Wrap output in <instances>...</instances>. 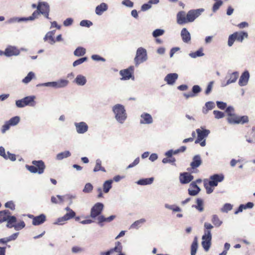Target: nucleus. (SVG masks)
Returning a JSON list of instances; mask_svg holds the SVG:
<instances>
[{
	"label": "nucleus",
	"mask_w": 255,
	"mask_h": 255,
	"mask_svg": "<svg viewBox=\"0 0 255 255\" xmlns=\"http://www.w3.org/2000/svg\"><path fill=\"white\" fill-rule=\"evenodd\" d=\"M175 161V159L174 157H166L164 158L162 160V162L163 163H173Z\"/></svg>",
	"instance_id": "60"
},
{
	"label": "nucleus",
	"mask_w": 255,
	"mask_h": 255,
	"mask_svg": "<svg viewBox=\"0 0 255 255\" xmlns=\"http://www.w3.org/2000/svg\"><path fill=\"white\" fill-rule=\"evenodd\" d=\"M197 205L193 206V207H195L197 210L201 212L204 210L203 206V201L201 198H197L196 199Z\"/></svg>",
	"instance_id": "35"
},
{
	"label": "nucleus",
	"mask_w": 255,
	"mask_h": 255,
	"mask_svg": "<svg viewBox=\"0 0 255 255\" xmlns=\"http://www.w3.org/2000/svg\"><path fill=\"white\" fill-rule=\"evenodd\" d=\"M164 31L162 29H157L153 31L152 33V35L154 37H157L159 36L162 35L163 34Z\"/></svg>",
	"instance_id": "54"
},
{
	"label": "nucleus",
	"mask_w": 255,
	"mask_h": 255,
	"mask_svg": "<svg viewBox=\"0 0 255 255\" xmlns=\"http://www.w3.org/2000/svg\"><path fill=\"white\" fill-rule=\"evenodd\" d=\"M54 34V32L53 31H50L48 32L45 35L44 37L45 40L49 39L52 42H54V39H53V36Z\"/></svg>",
	"instance_id": "55"
},
{
	"label": "nucleus",
	"mask_w": 255,
	"mask_h": 255,
	"mask_svg": "<svg viewBox=\"0 0 255 255\" xmlns=\"http://www.w3.org/2000/svg\"><path fill=\"white\" fill-rule=\"evenodd\" d=\"M250 77V74L248 71H245L241 75L239 81V85L241 86H244L247 84Z\"/></svg>",
	"instance_id": "22"
},
{
	"label": "nucleus",
	"mask_w": 255,
	"mask_h": 255,
	"mask_svg": "<svg viewBox=\"0 0 255 255\" xmlns=\"http://www.w3.org/2000/svg\"><path fill=\"white\" fill-rule=\"evenodd\" d=\"M198 248L197 238L194 240L191 247V255H195Z\"/></svg>",
	"instance_id": "41"
},
{
	"label": "nucleus",
	"mask_w": 255,
	"mask_h": 255,
	"mask_svg": "<svg viewBox=\"0 0 255 255\" xmlns=\"http://www.w3.org/2000/svg\"><path fill=\"white\" fill-rule=\"evenodd\" d=\"M212 222L216 227H219L222 224V222L220 220L217 215H214L212 216Z\"/></svg>",
	"instance_id": "43"
},
{
	"label": "nucleus",
	"mask_w": 255,
	"mask_h": 255,
	"mask_svg": "<svg viewBox=\"0 0 255 255\" xmlns=\"http://www.w3.org/2000/svg\"><path fill=\"white\" fill-rule=\"evenodd\" d=\"M6 158H5V159H10V160L12 161H14L16 160V156H15V155L14 154H13V153H10L9 152H7V154H6Z\"/></svg>",
	"instance_id": "59"
},
{
	"label": "nucleus",
	"mask_w": 255,
	"mask_h": 255,
	"mask_svg": "<svg viewBox=\"0 0 255 255\" xmlns=\"http://www.w3.org/2000/svg\"><path fill=\"white\" fill-rule=\"evenodd\" d=\"M113 183L112 180H109L106 181L103 184V191L105 193H107L109 192L110 190L111 189Z\"/></svg>",
	"instance_id": "36"
},
{
	"label": "nucleus",
	"mask_w": 255,
	"mask_h": 255,
	"mask_svg": "<svg viewBox=\"0 0 255 255\" xmlns=\"http://www.w3.org/2000/svg\"><path fill=\"white\" fill-rule=\"evenodd\" d=\"M181 36L185 43H188L191 40L190 34L186 28H183L181 32Z\"/></svg>",
	"instance_id": "28"
},
{
	"label": "nucleus",
	"mask_w": 255,
	"mask_h": 255,
	"mask_svg": "<svg viewBox=\"0 0 255 255\" xmlns=\"http://www.w3.org/2000/svg\"><path fill=\"white\" fill-rule=\"evenodd\" d=\"M203 11L204 9L203 8L192 9L189 10L187 13L188 22H193L197 17L201 15V12Z\"/></svg>",
	"instance_id": "13"
},
{
	"label": "nucleus",
	"mask_w": 255,
	"mask_h": 255,
	"mask_svg": "<svg viewBox=\"0 0 255 255\" xmlns=\"http://www.w3.org/2000/svg\"><path fill=\"white\" fill-rule=\"evenodd\" d=\"M189 55L192 58H196L197 57L202 56L204 54L203 52V49L201 48L196 52L191 53Z\"/></svg>",
	"instance_id": "47"
},
{
	"label": "nucleus",
	"mask_w": 255,
	"mask_h": 255,
	"mask_svg": "<svg viewBox=\"0 0 255 255\" xmlns=\"http://www.w3.org/2000/svg\"><path fill=\"white\" fill-rule=\"evenodd\" d=\"M205 107L206 109H203V112L204 114H207L209 110H211L215 107V104L212 102H208L205 104Z\"/></svg>",
	"instance_id": "46"
},
{
	"label": "nucleus",
	"mask_w": 255,
	"mask_h": 255,
	"mask_svg": "<svg viewBox=\"0 0 255 255\" xmlns=\"http://www.w3.org/2000/svg\"><path fill=\"white\" fill-rule=\"evenodd\" d=\"M75 126L76 127L77 132L78 133H84L86 132L88 129L87 124L83 122L75 123Z\"/></svg>",
	"instance_id": "17"
},
{
	"label": "nucleus",
	"mask_w": 255,
	"mask_h": 255,
	"mask_svg": "<svg viewBox=\"0 0 255 255\" xmlns=\"http://www.w3.org/2000/svg\"><path fill=\"white\" fill-rule=\"evenodd\" d=\"M115 245L114 248L111 249L107 252L101 253V255H110L115 252H120L121 250V243L120 242H117Z\"/></svg>",
	"instance_id": "29"
},
{
	"label": "nucleus",
	"mask_w": 255,
	"mask_h": 255,
	"mask_svg": "<svg viewBox=\"0 0 255 255\" xmlns=\"http://www.w3.org/2000/svg\"><path fill=\"white\" fill-rule=\"evenodd\" d=\"M68 83V80L61 79L57 81L45 83L42 84L41 85L52 87L55 88H61L66 87Z\"/></svg>",
	"instance_id": "11"
},
{
	"label": "nucleus",
	"mask_w": 255,
	"mask_h": 255,
	"mask_svg": "<svg viewBox=\"0 0 255 255\" xmlns=\"http://www.w3.org/2000/svg\"><path fill=\"white\" fill-rule=\"evenodd\" d=\"M94 172H97L99 171H102L103 172H106V170L104 167L102 166V161L100 159H98L96 161V165L94 168Z\"/></svg>",
	"instance_id": "34"
},
{
	"label": "nucleus",
	"mask_w": 255,
	"mask_h": 255,
	"mask_svg": "<svg viewBox=\"0 0 255 255\" xmlns=\"http://www.w3.org/2000/svg\"><path fill=\"white\" fill-rule=\"evenodd\" d=\"M71 155V153L69 151H65L58 153L56 156L58 160H62L64 158L68 157Z\"/></svg>",
	"instance_id": "44"
},
{
	"label": "nucleus",
	"mask_w": 255,
	"mask_h": 255,
	"mask_svg": "<svg viewBox=\"0 0 255 255\" xmlns=\"http://www.w3.org/2000/svg\"><path fill=\"white\" fill-rule=\"evenodd\" d=\"M224 178L223 174H214L210 177V185L211 186H217L219 182H222Z\"/></svg>",
	"instance_id": "15"
},
{
	"label": "nucleus",
	"mask_w": 255,
	"mask_h": 255,
	"mask_svg": "<svg viewBox=\"0 0 255 255\" xmlns=\"http://www.w3.org/2000/svg\"><path fill=\"white\" fill-rule=\"evenodd\" d=\"M19 121H20L19 117L16 116V117L11 118L7 122L11 125V126H13L16 125L19 122Z\"/></svg>",
	"instance_id": "49"
},
{
	"label": "nucleus",
	"mask_w": 255,
	"mask_h": 255,
	"mask_svg": "<svg viewBox=\"0 0 255 255\" xmlns=\"http://www.w3.org/2000/svg\"><path fill=\"white\" fill-rule=\"evenodd\" d=\"M233 206L231 204L226 203L225 204L223 208L221 209V211L222 212H228V211L231 210L232 209Z\"/></svg>",
	"instance_id": "52"
},
{
	"label": "nucleus",
	"mask_w": 255,
	"mask_h": 255,
	"mask_svg": "<svg viewBox=\"0 0 255 255\" xmlns=\"http://www.w3.org/2000/svg\"><path fill=\"white\" fill-rule=\"evenodd\" d=\"M76 83L79 85H84L86 83V78L81 75H79L77 76L75 80Z\"/></svg>",
	"instance_id": "38"
},
{
	"label": "nucleus",
	"mask_w": 255,
	"mask_h": 255,
	"mask_svg": "<svg viewBox=\"0 0 255 255\" xmlns=\"http://www.w3.org/2000/svg\"><path fill=\"white\" fill-rule=\"evenodd\" d=\"M51 201L53 204H61L64 202L63 197L60 195H57L56 197L52 196Z\"/></svg>",
	"instance_id": "37"
},
{
	"label": "nucleus",
	"mask_w": 255,
	"mask_h": 255,
	"mask_svg": "<svg viewBox=\"0 0 255 255\" xmlns=\"http://www.w3.org/2000/svg\"><path fill=\"white\" fill-rule=\"evenodd\" d=\"M179 179L182 184H187L193 179V176L188 172H184L180 174Z\"/></svg>",
	"instance_id": "18"
},
{
	"label": "nucleus",
	"mask_w": 255,
	"mask_h": 255,
	"mask_svg": "<svg viewBox=\"0 0 255 255\" xmlns=\"http://www.w3.org/2000/svg\"><path fill=\"white\" fill-rule=\"evenodd\" d=\"M104 208V205L102 203H96L91 209V217L95 218L98 216L101 213Z\"/></svg>",
	"instance_id": "14"
},
{
	"label": "nucleus",
	"mask_w": 255,
	"mask_h": 255,
	"mask_svg": "<svg viewBox=\"0 0 255 255\" xmlns=\"http://www.w3.org/2000/svg\"><path fill=\"white\" fill-rule=\"evenodd\" d=\"M216 103L218 108L221 110H224L227 107V104L226 103L220 101H217Z\"/></svg>",
	"instance_id": "62"
},
{
	"label": "nucleus",
	"mask_w": 255,
	"mask_h": 255,
	"mask_svg": "<svg viewBox=\"0 0 255 255\" xmlns=\"http://www.w3.org/2000/svg\"><path fill=\"white\" fill-rule=\"evenodd\" d=\"M178 78V75L176 73H170L167 74L165 77L164 80L168 84L172 85Z\"/></svg>",
	"instance_id": "26"
},
{
	"label": "nucleus",
	"mask_w": 255,
	"mask_h": 255,
	"mask_svg": "<svg viewBox=\"0 0 255 255\" xmlns=\"http://www.w3.org/2000/svg\"><path fill=\"white\" fill-rule=\"evenodd\" d=\"M213 114L215 116V118L218 119L222 118L225 116L224 113H223L222 112L219 111H216V110L214 111Z\"/></svg>",
	"instance_id": "56"
},
{
	"label": "nucleus",
	"mask_w": 255,
	"mask_h": 255,
	"mask_svg": "<svg viewBox=\"0 0 255 255\" xmlns=\"http://www.w3.org/2000/svg\"><path fill=\"white\" fill-rule=\"evenodd\" d=\"M16 218L14 216H11L6 224V227L8 228H14L16 231L21 230L25 227V224L24 221H21L18 223H16Z\"/></svg>",
	"instance_id": "8"
},
{
	"label": "nucleus",
	"mask_w": 255,
	"mask_h": 255,
	"mask_svg": "<svg viewBox=\"0 0 255 255\" xmlns=\"http://www.w3.org/2000/svg\"><path fill=\"white\" fill-rule=\"evenodd\" d=\"M34 97L27 96L16 101V105L18 108H22L27 105H33Z\"/></svg>",
	"instance_id": "12"
},
{
	"label": "nucleus",
	"mask_w": 255,
	"mask_h": 255,
	"mask_svg": "<svg viewBox=\"0 0 255 255\" xmlns=\"http://www.w3.org/2000/svg\"><path fill=\"white\" fill-rule=\"evenodd\" d=\"M177 22L180 25L188 23L187 14L184 11H179L177 14Z\"/></svg>",
	"instance_id": "19"
},
{
	"label": "nucleus",
	"mask_w": 255,
	"mask_h": 255,
	"mask_svg": "<svg viewBox=\"0 0 255 255\" xmlns=\"http://www.w3.org/2000/svg\"><path fill=\"white\" fill-rule=\"evenodd\" d=\"M145 221V220L143 219H141L139 220L136 221L131 225V228H137L138 226L140 224L144 223Z\"/></svg>",
	"instance_id": "57"
},
{
	"label": "nucleus",
	"mask_w": 255,
	"mask_h": 255,
	"mask_svg": "<svg viewBox=\"0 0 255 255\" xmlns=\"http://www.w3.org/2000/svg\"><path fill=\"white\" fill-rule=\"evenodd\" d=\"M134 67L130 66L128 68L121 70L120 71V74L121 75L122 80H128L130 78L133 77Z\"/></svg>",
	"instance_id": "10"
},
{
	"label": "nucleus",
	"mask_w": 255,
	"mask_h": 255,
	"mask_svg": "<svg viewBox=\"0 0 255 255\" xmlns=\"http://www.w3.org/2000/svg\"><path fill=\"white\" fill-rule=\"evenodd\" d=\"M5 207L7 208H9L11 210H14L15 209V204L12 201H9L7 202L5 204Z\"/></svg>",
	"instance_id": "58"
},
{
	"label": "nucleus",
	"mask_w": 255,
	"mask_h": 255,
	"mask_svg": "<svg viewBox=\"0 0 255 255\" xmlns=\"http://www.w3.org/2000/svg\"><path fill=\"white\" fill-rule=\"evenodd\" d=\"M34 77V74L32 72L28 73L27 75L22 80V82L24 83H29L31 79Z\"/></svg>",
	"instance_id": "48"
},
{
	"label": "nucleus",
	"mask_w": 255,
	"mask_h": 255,
	"mask_svg": "<svg viewBox=\"0 0 255 255\" xmlns=\"http://www.w3.org/2000/svg\"><path fill=\"white\" fill-rule=\"evenodd\" d=\"M196 132L197 133V137L195 141V143H200L201 146H205L206 145V140L205 138L210 133V130L201 128H197L196 130Z\"/></svg>",
	"instance_id": "5"
},
{
	"label": "nucleus",
	"mask_w": 255,
	"mask_h": 255,
	"mask_svg": "<svg viewBox=\"0 0 255 255\" xmlns=\"http://www.w3.org/2000/svg\"><path fill=\"white\" fill-rule=\"evenodd\" d=\"M86 53V49L82 47H78L74 52V54L76 56H82Z\"/></svg>",
	"instance_id": "42"
},
{
	"label": "nucleus",
	"mask_w": 255,
	"mask_h": 255,
	"mask_svg": "<svg viewBox=\"0 0 255 255\" xmlns=\"http://www.w3.org/2000/svg\"><path fill=\"white\" fill-rule=\"evenodd\" d=\"M11 125L9 124V123L7 121L2 126L1 128V132L2 133H4L6 130H7Z\"/></svg>",
	"instance_id": "61"
},
{
	"label": "nucleus",
	"mask_w": 255,
	"mask_h": 255,
	"mask_svg": "<svg viewBox=\"0 0 255 255\" xmlns=\"http://www.w3.org/2000/svg\"><path fill=\"white\" fill-rule=\"evenodd\" d=\"M88 60V58L86 57L81 58L76 61H75L73 63V66L74 67L77 66L83 62L86 61Z\"/></svg>",
	"instance_id": "50"
},
{
	"label": "nucleus",
	"mask_w": 255,
	"mask_h": 255,
	"mask_svg": "<svg viewBox=\"0 0 255 255\" xmlns=\"http://www.w3.org/2000/svg\"><path fill=\"white\" fill-rule=\"evenodd\" d=\"M201 91V88L198 85H194L192 87V92L190 93L184 94V96L186 99L196 96L198 93Z\"/></svg>",
	"instance_id": "21"
},
{
	"label": "nucleus",
	"mask_w": 255,
	"mask_h": 255,
	"mask_svg": "<svg viewBox=\"0 0 255 255\" xmlns=\"http://www.w3.org/2000/svg\"><path fill=\"white\" fill-rule=\"evenodd\" d=\"M65 210L68 212L64 216V218L66 221H68L75 216L76 213L70 209L69 207H67Z\"/></svg>",
	"instance_id": "32"
},
{
	"label": "nucleus",
	"mask_w": 255,
	"mask_h": 255,
	"mask_svg": "<svg viewBox=\"0 0 255 255\" xmlns=\"http://www.w3.org/2000/svg\"><path fill=\"white\" fill-rule=\"evenodd\" d=\"M153 178H148L140 179L137 181V184L141 185L150 184L153 182Z\"/></svg>",
	"instance_id": "39"
},
{
	"label": "nucleus",
	"mask_w": 255,
	"mask_h": 255,
	"mask_svg": "<svg viewBox=\"0 0 255 255\" xmlns=\"http://www.w3.org/2000/svg\"><path fill=\"white\" fill-rule=\"evenodd\" d=\"M226 112L227 114L228 117L230 116H231L232 114H233L235 113V110L232 107H228L226 110Z\"/></svg>",
	"instance_id": "64"
},
{
	"label": "nucleus",
	"mask_w": 255,
	"mask_h": 255,
	"mask_svg": "<svg viewBox=\"0 0 255 255\" xmlns=\"http://www.w3.org/2000/svg\"><path fill=\"white\" fill-rule=\"evenodd\" d=\"M80 24L82 26L89 27L93 25V23L88 20H83L80 22Z\"/></svg>",
	"instance_id": "53"
},
{
	"label": "nucleus",
	"mask_w": 255,
	"mask_h": 255,
	"mask_svg": "<svg viewBox=\"0 0 255 255\" xmlns=\"http://www.w3.org/2000/svg\"><path fill=\"white\" fill-rule=\"evenodd\" d=\"M33 165H26V169L31 173H38L39 174H42L45 168L44 162L40 160H33L32 161Z\"/></svg>",
	"instance_id": "3"
},
{
	"label": "nucleus",
	"mask_w": 255,
	"mask_h": 255,
	"mask_svg": "<svg viewBox=\"0 0 255 255\" xmlns=\"http://www.w3.org/2000/svg\"><path fill=\"white\" fill-rule=\"evenodd\" d=\"M116 120L120 123H123L127 119V114L125 107L120 104H117L113 108Z\"/></svg>",
	"instance_id": "4"
},
{
	"label": "nucleus",
	"mask_w": 255,
	"mask_h": 255,
	"mask_svg": "<svg viewBox=\"0 0 255 255\" xmlns=\"http://www.w3.org/2000/svg\"><path fill=\"white\" fill-rule=\"evenodd\" d=\"M65 210L68 212L64 216V218L66 221H68L75 216L76 213L70 209L69 207H67Z\"/></svg>",
	"instance_id": "33"
},
{
	"label": "nucleus",
	"mask_w": 255,
	"mask_h": 255,
	"mask_svg": "<svg viewBox=\"0 0 255 255\" xmlns=\"http://www.w3.org/2000/svg\"><path fill=\"white\" fill-rule=\"evenodd\" d=\"M116 216H114V215H112V216H110L109 217H108V218H105L104 216H99L98 217V223L101 225V226H102V223L104 222H110L111 221H112V220H113L115 218Z\"/></svg>",
	"instance_id": "31"
},
{
	"label": "nucleus",
	"mask_w": 255,
	"mask_h": 255,
	"mask_svg": "<svg viewBox=\"0 0 255 255\" xmlns=\"http://www.w3.org/2000/svg\"><path fill=\"white\" fill-rule=\"evenodd\" d=\"M204 185L206 190V192L207 194H210L213 191V188H212L213 186H211L210 185V182L208 180H204Z\"/></svg>",
	"instance_id": "45"
},
{
	"label": "nucleus",
	"mask_w": 255,
	"mask_h": 255,
	"mask_svg": "<svg viewBox=\"0 0 255 255\" xmlns=\"http://www.w3.org/2000/svg\"><path fill=\"white\" fill-rule=\"evenodd\" d=\"M204 235L202 236V246L205 251L207 252L211 245L212 235L210 230L213 228V226L209 223L204 224Z\"/></svg>",
	"instance_id": "2"
},
{
	"label": "nucleus",
	"mask_w": 255,
	"mask_h": 255,
	"mask_svg": "<svg viewBox=\"0 0 255 255\" xmlns=\"http://www.w3.org/2000/svg\"><path fill=\"white\" fill-rule=\"evenodd\" d=\"M239 77V73L237 72H234L232 73L230 76V78L228 79L227 82V84H229L232 83H234L236 81L237 79Z\"/></svg>",
	"instance_id": "40"
},
{
	"label": "nucleus",
	"mask_w": 255,
	"mask_h": 255,
	"mask_svg": "<svg viewBox=\"0 0 255 255\" xmlns=\"http://www.w3.org/2000/svg\"><path fill=\"white\" fill-rule=\"evenodd\" d=\"M202 160L199 155H195L193 158V161L190 163L192 169H195L202 164Z\"/></svg>",
	"instance_id": "25"
},
{
	"label": "nucleus",
	"mask_w": 255,
	"mask_h": 255,
	"mask_svg": "<svg viewBox=\"0 0 255 255\" xmlns=\"http://www.w3.org/2000/svg\"><path fill=\"white\" fill-rule=\"evenodd\" d=\"M200 189L197 185L195 182H193L190 185V188L188 189V193L191 196H195L200 192Z\"/></svg>",
	"instance_id": "23"
},
{
	"label": "nucleus",
	"mask_w": 255,
	"mask_h": 255,
	"mask_svg": "<svg viewBox=\"0 0 255 255\" xmlns=\"http://www.w3.org/2000/svg\"><path fill=\"white\" fill-rule=\"evenodd\" d=\"M66 221H67L65 220L64 217L63 216L58 218L55 224L58 225H63Z\"/></svg>",
	"instance_id": "63"
},
{
	"label": "nucleus",
	"mask_w": 255,
	"mask_h": 255,
	"mask_svg": "<svg viewBox=\"0 0 255 255\" xmlns=\"http://www.w3.org/2000/svg\"><path fill=\"white\" fill-rule=\"evenodd\" d=\"M227 121L231 124H244L249 122V118L247 116H238L234 113L227 117Z\"/></svg>",
	"instance_id": "7"
},
{
	"label": "nucleus",
	"mask_w": 255,
	"mask_h": 255,
	"mask_svg": "<svg viewBox=\"0 0 255 255\" xmlns=\"http://www.w3.org/2000/svg\"><path fill=\"white\" fill-rule=\"evenodd\" d=\"M108 9V5L105 3H102L98 5L96 8V13L98 15H101L105 11Z\"/></svg>",
	"instance_id": "30"
},
{
	"label": "nucleus",
	"mask_w": 255,
	"mask_h": 255,
	"mask_svg": "<svg viewBox=\"0 0 255 255\" xmlns=\"http://www.w3.org/2000/svg\"><path fill=\"white\" fill-rule=\"evenodd\" d=\"M147 59L146 51L145 49L140 47L136 51V56L134 58V62L136 66L145 61Z\"/></svg>",
	"instance_id": "9"
},
{
	"label": "nucleus",
	"mask_w": 255,
	"mask_h": 255,
	"mask_svg": "<svg viewBox=\"0 0 255 255\" xmlns=\"http://www.w3.org/2000/svg\"><path fill=\"white\" fill-rule=\"evenodd\" d=\"M20 53L19 50L16 47L12 46H8L3 52L4 54L7 57L12 56H17Z\"/></svg>",
	"instance_id": "16"
},
{
	"label": "nucleus",
	"mask_w": 255,
	"mask_h": 255,
	"mask_svg": "<svg viewBox=\"0 0 255 255\" xmlns=\"http://www.w3.org/2000/svg\"><path fill=\"white\" fill-rule=\"evenodd\" d=\"M11 213L8 210H3L0 211V224L7 221L10 219L12 216L10 215Z\"/></svg>",
	"instance_id": "20"
},
{
	"label": "nucleus",
	"mask_w": 255,
	"mask_h": 255,
	"mask_svg": "<svg viewBox=\"0 0 255 255\" xmlns=\"http://www.w3.org/2000/svg\"><path fill=\"white\" fill-rule=\"evenodd\" d=\"M93 185L91 183H88L86 184V185H85V187L83 190V191L84 193H90L93 190Z\"/></svg>",
	"instance_id": "51"
},
{
	"label": "nucleus",
	"mask_w": 255,
	"mask_h": 255,
	"mask_svg": "<svg viewBox=\"0 0 255 255\" xmlns=\"http://www.w3.org/2000/svg\"><path fill=\"white\" fill-rule=\"evenodd\" d=\"M46 221V216L41 214L39 216H35L33 218V221H32V225L34 226H38L43 224Z\"/></svg>",
	"instance_id": "24"
},
{
	"label": "nucleus",
	"mask_w": 255,
	"mask_h": 255,
	"mask_svg": "<svg viewBox=\"0 0 255 255\" xmlns=\"http://www.w3.org/2000/svg\"><path fill=\"white\" fill-rule=\"evenodd\" d=\"M153 122L150 115L147 113H143L141 115L140 123L143 124H149Z\"/></svg>",
	"instance_id": "27"
},
{
	"label": "nucleus",
	"mask_w": 255,
	"mask_h": 255,
	"mask_svg": "<svg viewBox=\"0 0 255 255\" xmlns=\"http://www.w3.org/2000/svg\"><path fill=\"white\" fill-rule=\"evenodd\" d=\"M248 36V33L246 32L240 31L234 32L229 36L228 44L229 46H231L236 40L239 42H242L244 39L247 38Z\"/></svg>",
	"instance_id": "6"
},
{
	"label": "nucleus",
	"mask_w": 255,
	"mask_h": 255,
	"mask_svg": "<svg viewBox=\"0 0 255 255\" xmlns=\"http://www.w3.org/2000/svg\"><path fill=\"white\" fill-rule=\"evenodd\" d=\"M50 12V6L48 3L45 1L39 2L37 4V9L35 10L32 15L26 18H23L24 20H33L38 17V16L41 14L45 18L50 19L49 17Z\"/></svg>",
	"instance_id": "1"
}]
</instances>
